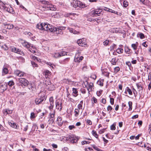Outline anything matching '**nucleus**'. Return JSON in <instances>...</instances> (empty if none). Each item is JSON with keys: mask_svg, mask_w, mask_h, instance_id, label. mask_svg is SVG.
<instances>
[{"mask_svg": "<svg viewBox=\"0 0 151 151\" xmlns=\"http://www.w3.org/2000/svg\"><path fill=\"white\" fill-rule=\"evenodd\" d=\"M52 28L51 32H56L57 34L62 35L63 34V30L65 29L66 27L59 26L55 27L53 26Z\"/></svg>", "mask_w": 151, "mask_h": 151, "instance_id": "20e7f679", "label": "nucleus"}, {"mask_svg": "<svg viewBox=\"0 0 151 151\" xmlns=\"http://www.w3.org/2000/svg\"><path fill=\"white\" fill-rule=\"evenodd\" d=\"M102 71V73L104 75L107 77L109 76V73L107 71L106 69H104Z\"/></svg>", "mask_w": 151, "mask_h": 151, "instance_id": "a878e982", "label": "nucleus"}, {"mask_svg": "<svg viewBox=\"0 0 151 151\" xmlns=\"http://www.w3.org/2000/svg\"><path fill=\"white\" fill-rule=\"evenodd\" d=\"M31 63H32V66L33 67H37V66H38L37 65L36 63L35 62H33V61H32Z\"/></svg>", "mask_w": 151, "mask_h": 151, "instance_id": "774afa93", "label": "nucleus"}, {"mask_svg": "<svg viewBox=\"0 0 151 151\" xmlns=\"http://www.w3.org/2000/svg\"><path fill=\"white\" fill-rule=\"evenodd\" d=\"M53 26L50 25V24L45 23H43V30L46 31H49L51 32V30H52V27Z\"/></svg>", "mask_w": 151, "mask_h": 151, "instance_id": "0eeeda50", "label": "nucleus"}, {"mask_svg": "<svg viewBox=\"0 0 151 151\" xmlns=\"http://www.w3.org/2000/svg\"><path fill=\"white\" fill-rule=\"evenodd\" d=\"M51 83L50 80L48 79H47L44 82L45 88H47L48 86H49Z\"/></svg>", "mask_w": 151, "mask_h": 151, "instance_id": "cd10ccee", "label": "nucleus"}, {"mask_svg": "<svg viewBox=\"0 0 151 151\" xmlns=\"http://www.w3.org/2000/svg\"><path fill=\"white\" fill-rule=\"evenodd\" d=\"M1 47L2 49H3L5 50L6 51L8 50L9 48L7 46L6 44L2 45L1 46Z\"/></svg>", "mask_w": 151, "mask_h": 151, "instance_id": "a19ab883", "label": "nucleus"}, {"mask_svg": "<svg viewBox=\"0 0 151 151\" xmlns=\"http://www.w3.org/2000/svg\"><path fill=\"white\" fill-rule=\"evenodd\" d=\"M92 133V134L96 138H98V135L97 134L96 132L95 131L93 130Z\"/></svg>", "mask_w": 151, "mask_h": 151, "instance_id": "79ce46f5", "label": "nucleus"}, {"mask_svg": "<svg viewBox=\"0 0 151 151\" xmlns=\"http://www.w3.org/2000/svg\"><path fill=\"white\" fill-rule=\"evenodd\" d=\"M3 24L4 25L5 28L9 29H12L14 27L13 25L11 24L4 23Z\"/></svg>", "mask_w": 151, "mask_h": 151, "instance_id": "a211bd4d", "label": "nucleus"}, {"mask_svg": "<svg viewBox=\"0 0 151 151\" xmlns=\"http://www.w3.org/2000/svg\"><path fill=\"white\" fill-rule=\"evenodd\" d=\"M139 36L141 39L144 38L145 37L144 35L142 33H140L139 34Z\"/></svg>", "mask_w": 151, "mask_h": 151, "instance_id": "bf43d9fd", "label": "nucleus"}, {"mask_svg": "<svg viewBox=\"0 0 151 151\" xmlns=\"http://www.w3.org/2000/svg\"><path fill=\"white\" fill-rule=\"evenodd\" d=\"M11 51L12 52H14L22 55L24 53L20 50L15 48L14 47H12Z\"/></svg>", "mask_w": 151, "mask_h": 151, "instance_id": "4468645a", "label": "nucleus"}, {"mask_svg": "<svg viewBox=\"0 0 151 151\" xmlns=\"http://www.w3.org/2000/svg\"><path fill=\"white\" fill-rule=\"evenodd\" d=\"M136 86H137L139 91H142V87L140 83H136Z\"/></svg>", "mask_w": 151, "mask_h": 151, "instance_id": "7c9ffc66", "label": "nucleus"}, {"mask_svg": "<svg viewBox=\"0 0 151 151\" xmlns=\"http://www.w3.org/2000/svg\"><path fill=\"white\" fill-rule=\"evenodd\" d=\"M103 12L101 9H98L92 11L90 14L91 16L94 17L100 16L103 14Z\"/></svg>", "mask_w": 151, "mask_h": 151, "instance_id": "39448f33", "label": "nucleus"}, {"mask_svg": "<svg viewBox=\"0 0 151 151\" xmlns=\"http://www.w3.org/2000/svg\"><path fill=\"white\" fill-rule=\"evenodd\" d=\"M4 9L9 13H12L13 12L12 8L7 4H6Z\"/></svg>", "mask_w": 151, "mask_h": 151, "instance_id": "2eb2a0df", "label": "nucleus"}, {"mask_svg": "<svg viewBox=\"0 0 151 151\" xmlns=\"http://www.w3.org/2000/svg\"><path fill=\"white\" fill-rule=\"evenodd\" d=\"M32 53H34L36 52V49L35 48V47L31 45V47H30L28 49Z\"/></svg>", "mask_w": 151, "mask_h": 151, "instance_id": "b1692460", "label": "nucleus"}, {"mask_svg": "<svg viewBox=\"0 0 151 151\" xmlns=\"http://www.w3.org/2000/svg\"><path fill=\"white\" fill-rule=\"evenodd\" d=\"M89 83L86 81L85 82H83V87H86L87 88V87L88 86Z\"/></svg>", "mask_w": 151, "mask_h": 151, "instance_id": "a18cd8bd", "label": "nucleus"}, {"mask_svg": "<svg viewBox=\"0 0 151 151\" xmlns=\"http://www.w3.org/2000/svg\"><path fill=\"white\" fill-rule=\"evenodd\" d=\"M93 84L92 83H89L88 86L87 88L88 92H90L92 91V88H93Z\"/></svg>", "mask_w": 151, "mask_h": 151, "instance_id": "393cba45", "label": "nucleus"}, {"mask_svg": "<svg viewBox=\"0 0 151 151\" xmlns=\"http://www.w3.org/2000/svg\"><path fill=\"white\" fill-rule=\"evenodd\" d=\"M123 6L124 7H127L128 6V2L126 1H123Z\"/></svg>", "mask_w": 151, "mask_h": 151, "instance_id": "6e6d98bb", "label": "nucleus"}, {"mask_svg": "<svg viewBox=\"0 0 151 151\" xmlns=\"http://www.w3.org/2000/svg\"><path fill=\"white\" fill-rule=\"evenodd\" d=\"M58 122V124L60 126H61L63 123V122L62 120V118L60 116L58 117L57 119Z\"/></svg>", "mask_w": 151, "mask_h": 151, "instance_id": "5701e85b", "label": "nucleus"}, {"mask_svg": "<svg viewBox=\"0 0 151 151\" xmlns=\"http://www.w3.org/2000/svg\"><path fill=\"white\" fill-rule=\"evenodd\" d=\"M22 45L26 48L28 49L29 48L31 47L32 45L29 44L28 42H27L26 41H23L22 42Z\"/></svg>", "mask_w": 151, "mask_h": 151, "instance_id": "f3484780", "label": "nucleus"}, {"mask_svg": "<svg viewBox=\"0 0 151 151\" xmlns=\"http://www.w3.org/2000/svg\"><path fill=\"white\" fill-rule=\"evenodd\" d=\"M66 52H55L52 54V57L55 58H58L61 56H62L65 55H66Z\"/></svg>", "mask_w": 151, "mask_h": 151, "instance_id": "1a4fd4ad", "label": "nucleus"}, {"mask_svg": "<svg viewBox=\"0 0 151 151\" xmlns=\"http://www.w3.org/2000/svg\"><path fill=\"white\" fill-rule=\"evenodd\" d=\"M71 6L75 8L79 7L81 8H84L87 7L85 4L78 0H72L71 2Z\"/></svg>", "mask_w": 151, "mask_h": 151, "instance_id": "7ed1b4c3", "label": "nucleus"}, {"mask_svg": "<svg viewBox=\"0 0 151 151\" xmlns=\"http://www.w3.org/2000/svg\"><path fill=\"white\" fill-rule=\"evenodd\" d=\"M92 101H93V102L95 103H97V99L95 97H93L92 99Z\"/></svg>", "mask_w": 151, "mask_h": 151, "instance_id": "13d9d810", "label": "nucleus"}, {"mask_svg": "<svg viewBox=\"0 0 151 151\" xmlns=\"http://www.w3.org/2000/svg\"><path fill=\"white\" fill-rule=\"evenodd\" d=\"M14 84V83L13 81H10L8 83V85L9 86H12Z\"/></svg>", "mask_w": 151, "mask_h": 151, "instance_id": "37998d69", "label": "nucleus"}, {"mask_svg": "<svg viewBox=\"0 0 151 151\" xmlns=\"http://www.w3.org/2000/svg\"><path fill=\"white\" fill-rule=\"evenodd\" d=\"M47 97L44 92H40L39 94L38 97L35 99V102L36 104L38 105L46 100Z\"/></svg>", "mask_w": 151, "mask_h": 151, "instance_id": "f03ea898", "label": "nucleus"}, {"mask_svg": "<svg viewBox=\"0 0 151 151\" xmlns=\"http://www.w3.org/2000/svg\"><path fill=\"white\" fill-rule=\"evenodd\" d=\"M39 2L41 4L43 5L42 7L43 8L46 9V10L55 11L56 10V6L50 2L45 0H40Z\"/></svg>", "mask_w": 151, "mask_h": 151, "instance_id": "f257e3e1", "label": "nucleus"}, {"mask_svg": "<svg viewBox=\"0 0 151 151\" xmlns=\"http://www.w3.org/2000/svg\"><path fill=\"white\" fill-rule=\"evenodd\" d=\"M103 79H101L98 80L97 81L98 84L101 86H103Z\"/></svg>", "mask_w": 151, "mask_h": 151, "instance_id": "72a5a7b5", "label": "nucleus"}, {"mask_svg": "<svg viewBox=\"0 0 151 151\" xmlns=\"http://www.w3.org/2000/svg\"><path fill=\"white\" fill-rule=\"evenodd\" d=\"M83 101H81L80 103L78 104L77 108H76V109H77L78 110H80L81 109H82V105L83 104Z\"/></svg>", "mask_w": 151, "mask_h": 151, "instance_id": "c756f323", "label": "nucleus"}, {"mask_svg": "<svg viewBox=\"0 0 151 151\" xmlns=\"http://www.w3.org/2000/svg\"><path fill=\"white\" fill-rule=\"evenodd\" d=\"M114 98H110V103L111 104L113 105L114 104Z\"/></svg>", "mask_w": 151, "mask_h": 151, "instance_id": "0e129e2a", "label": "nucleus"}, {"mask_svg": "<svg viewBox=\"0 0 151 151\" xmlns=\"http://www.w3.org/2000/svg\"><path fill=\"white\" fill-rule=\"evenodd\" d=\"M136 43L137 44L138 42H136V43L132 44L131 45L132 47L133 48V49L134 50H136L137 48V45Z\"/></svg>", "mask_w": 151, "mask_h": 151, "instance_id": "e433bc0d", "label": "nucleus"}, {"mask_svg": "<svg viewBox=\"0 0 151 151\" xmlns=\"http://www.w3.org/2000/svg\"><path fill=\"white\" fill-rule=\"evenodd\" d=\"M55 111H50V118L49 121H50L52 123H53L55 120Z\"/></svg>", "mask_w": 151, "mask_h": 151, "instance_id": "f8f14e48", "label": "nucleus"}, {"mask_svg": "<svg viewBox=\"0 0 151 151\" xmlns=\"http://www.w3.org/2000/svg\"><path fill=\"white\" fill-rule=\"evenodd\" d=\"M114 72L115 73H117L120 70V68L119 67H116L114 68Z\"/></svg>", "mask_w": 151, "mask_h": 151, "instance_id": "de8ad7c7", "label": "nucleus"}, {"mask_svg": "<svg viewBox=\"0 0 151 151\" xmlns=\"http://www.w3.org/2000/svg\"><path fill=\"white\" fill-rule=\"evenodd\" d=\"M21 72V71L19 70H17L14 71V73L16 75L19 76Z\"/></svg>", "mask_w": 151, "mask_h": 151, "instance_id": "8fccbe9b", "label": "nucleus"}, {"mask_svg": "<svg viewBox=\"0 0 151 151\" xmlns=\"http://www.w3.org/2000/svg\"><path fill=\"white\" fill-rule=\"evenodd\" d=\"M102 91H103L102 90H100L98 91H97L96 92V94L98 96H100L101 95Z\"/></svg>", "mask_w": 151, "mask_h": 151, "instance_id": "5fc2aeb1", "label": "nucleus"}, {"mask_svg": "<svg viewBox=\"0 0 151 151\" xmlns=\"http://www.w3.org/2000/svg\"><path fill=\"white\" fill-rule=\"evenodd\" d=\"M6 4H4L2 1L0 0V8L1 9L2 7L4 8Z\"/></svg>", "mask_w": 151, "mask_h": 151, "instance_id": "49530a36", "label": "nucleus"}, {"mask_svg": "<svg viewBox=\"0 0 151 151\" xmlns=\"http://www.w3.org/2000/svg\"><path fill=\"white\" fill-rule=\"evenodd\" d=\"M54 107V104L50 103V106H49V109L50 111H55L53 109V108Z\"/></svg>", "mask_w": 151, "mask_h": 151, "instance_id": "4c0bfd02", "label": "nucleus"}, {"mask_svg": "<svg viewBox=\"0 0 151 151\" xmlns=\"http://www.w3.org/2000/svg\"><path fill=\"white\" fill-rule=\"evenodd\" d=\"M72 94L74 96L76 97L78 96V91L76 88H73L72 89Z\"/></svg>", "mask_w": 151, "mask_h": 151, "instance_id": "aec40b11", "label": "nucleus"}, {"mask_svg": "<svg viewBox=\"0 0 151 151\" xmlns=\"http://www.w3.org/2000/svg\"><path fill=\"white\" fill-rule=\"evenodd\" d=\"M89 142H88L86 141H83L81 142V144L82 145H84L85 144H88L90 143Z\"/></svg>", "mask_w": 151, "mask_h": 151, "instance_id": "e2e57ef3", "label": "nucleus"}, {"mask_svg": "<svg viewBox=\"0 0 151 151\" xmlns=\"http://www.w3.org/2000/svg\"><path fill=\"white\" fill-rule=\"evenodd\" d=\"M117 61L116 58H113L111 60V63L113 65H116Z\"/></svg>", "mask_w": 151, "mask_h": 151, "instance_id": "f704fd0d", "label": "nucleus"}, {"mask_svg": "<svg viewBox=\"0 0 151 151\" xmlns=\"http://www.w3.org/2000/svg\"><path fill=\"white\" fill-rule=\"evenodd\" d=\"M45 75L46 76V77H48L49 76L51 75V73L48 70H46L45 71Z\"/></svg>", "mask_w": 151, "mask_h": 151, "instance_id": "c9c22d12", "label": "nucleus"}, {"mask_svg": "<svg viewBox=\"0 0 151 151\" xmlns=\"http://www.w3.org/2000/svg\"><path fill=\"white\" fill-rule=\"evenodd\" d=\"M68 29L69 30L70 32L71 33H72L74 34H79V32L73 29L72 28H70L69 27H68Z\"/></svg>", "mask_w": 151, "mask_h": 151, "instance_id": "4be33fe9", "label": "nucleus"}, {"mask_svg": "<svg viewBox=\"0 0 151 151\" xmlns=\"http://www.w3.org/2000/svg\"><path fill=\"white\" fill-rule=\"evenodd\" d=\"M126 90L128 93L130 95H132V91L128 87H127Z\"/></svg>", "mask_w": 151, "mask_h": 151, "instance_id": "c03bdc74", "label": "nucleus"}, {"mask_svg": "<svg viewBox=\"0 0 151 151\" xmlns=\"http://www.w3.org/2000/svg\"><path fill=\"white\" fill-rule=\"evenodd\" d=\"M77 43L81 46H85L86 45V39L84 38L78 40L77 41Z\"/></svg>", "mask_w": 151, "mask_h": 151, "instance_id": "9d476101", "label": "nucleus"}, {"mask_svg": "<svg viewBox=\"0 0 151 151\" xmlns=\"http://www.w3.org/2000/svg\"><path fill=\"white\" fill-rule=\"evenodd\" d=\"M124 50L127 53L129 54H131L132 53V50L128 47H125Z\"/></svg>", "mask_w": 151, "mask_h": 151, "instance_id": "bb28decb", "label": "nucleus"}, {"mask_svg": "<svg viewBox=\"0 0 151 151\" xmlns=\"http://www.w3.org/2000/svg\"><path fill=\"white\" fill-rule=\"evenodd\" d=\"M36 27L40 29L43 30V23L37 24Z\"/></svg>", "mask_w": 151, "mask_h": 151, "instance_id": "c85d7f7f", "label": "nucleus"}, {"mask_svg": "<svg viewBox=\"0 0 151 151\" xmlns=\"http://www.w3.org/2000/svg\"><path fill=\"white\" fill-rule=\"evenodd\" d=\"M30 117L31 119H32L35 117V114L34 112H32L31 113Z\"/></svg>", "mask_w": 151, "mask_h": 151, "instance_id": "864d4df0", "label": "nucleus"}, {"mask_svg": "<svg viewBox=\"0 0 151 151\" xmlns=\"http://www.w3.org/2000/svg\"><path fill=\"white\" fill-rule=\"evenodd\" d=\"M110 129L111 130H114L115 129V124H113L112 125L110 126Z\"/></svg>", "mask_w": 151, "mask_h": 151, "instance_id": "3c124183", "label": "nucleus"}, {"mask_svg": "<svg viewBox=\"0 0 151 151\" xmlns=\"http://www.w3.org/2000/svg\"><path fill=\"white\" fill-rule=\"evenodd\" d=\"M129 106V111H130L132 109V102L131 101H129L128 103Z\"/></svg>", "mask_w": 151, "mask_h": 151, "instance_id": "ea45409f", "label": "nucleus"}, {"mask_svg": "<svg viewBox=\"0 0 151 151\" xmlns=\"http://www.w3.org/2000/svg\"><path fill=\"white\" fill-rule=\"evenodd\" d=\"M107 111H109V113H110V111L113 109V108L110 105H109L107 107Z\"/></svg>", "mask_w": 151, "mask_h": 151, "instance_id": "09e8293b", "label": "nucleus"}, {"mask_svg": "<svg viewBox=\"0 0 151 151\" xmlns=\"http://www.w3.org/2000/svg\"><path fill=\"white\" fill-rule=\"evenodd\" d=\"M8 69L6 67H4L3 71L2 73L4 75H5L8 73Z\"/></svg>", "mask_w": 151, "mask_h": 151, "instance_id": "473e14b6", "label": "nucleus"}, {"mask_svg": "<svg viewBox=\"0 0 151 151\" xmlns=\"http://www.w3.org/2000/svg\"><path fill=\"white\" fill-rule=\"evenodd\" d=\"M25 76V73H24L23 72L21 71V72L20 73L19 77H22L24 76Z\"/></svg>", "mask_w": 151, "mask_h": 151, "instance_id": "338daca9", "label": "nucleus"}, {"mask_svg": "<svg viewBox=\"0 0 151 151\" xmlns=\"http://www.w3.org/2000/svg\"><path fill=\"white\" fill-rule=\"evenodd\" d=\"M83 59V56H80L78 54H76L74 59V61L75 62L79 63L81 62Z\"/></svg>", "mask_w": 151, "mask_h": 151, "instance_id": "ddd939ff", "label": "nucleus"}, {"mask_svg": "<svg viewBox=\"0 0 151 151\" xmlns=\"http://www.w3.org/2000/svg\"><path fill=\"white\" fill-rule=\"evenodd\" d=\"M55 87L54 85L52 84L51 83H50L49 86H48L46 88L47 89H48L50 91H52L54 90L55 89Z\"/></svg>", "mask_w": 151, "mask_h": 151, "instance_id": "6ab92c4d", "label": "nucleus"}, {"mask_svg": "<svg viewBox=\"0 0 151 151\" xmlns=\"http://www.w3.org/2000/svg\"><path fill=\"white\" fill-rule=\"evenodd\" d=\"M116 45L114 44H113L110 47L111 50H114V48H116Z\"/></svg>", "mask_w": 151, "mask_h": 151, "instance_id": "69168bd1", "label": "nucleus"}, {"mask_svg": "<svg viewBox=\"0 0 151 151\" xmlns=\"http://www.w3.org/2000/svg\"><path fill=\"white\" fill-rule=\"evenodd\" d=\"M109 42L110 41L109 40H106L103 42V43L104 45L107 46Z\"/></svg>", "mask_w": 151, "mask_h": 151, "instance_id": "603ef678", "label": "nucleus"}, {"mask_svg": "<svg viewBox=\"0 0 151 151\" xmlns=\"http://www.w3.org/2000/svg\"><path fill=\"white\" fill-rule=\"evenodd\" d=\"M64 137L65 138V137ZM66 138L67 141H70L71 143H76L78 140V137L73 135H69L66 137Z\"/></svg>", "mask_w": 151, "mask_h": 151, "instance_id": "423d86ee", "label": "nucleus"}, {"mask_svg": "<svg viewBox=\"0 0 151 151\" xmlns=\"http://www.w3.org/2000/svg\"><path fill=\"white\" fill-rule=\"evenodd\" d=\"M28 88L30 90H31L32 91H33L35 88L34 87L32 86L31 84L29 85L28 86Z\"/></svg>", "mask_w": 151, "mask_h": 151, "instance_id": "4d7b16f0", "label": "nucleus"}, {"mask_svg": "<svg viewBox=\"0 0 151 151\" xmlns=\"http://www.w3.org/2000/svg\"><path fill=\"white\" fill-rule=\"evenodd\" d=\"M9 125L12 127L14 129H18L19 126L15 123L13 121L9 122Z\"/></svg>", "mask_w": 151, "mask_h": 151, "instance_id": "dca6fc26", "label": "nucleus"}, {"mask_svg": "<svg viewBox=\"0 0 151 151\" xmlns=\"http://www.w3.org/2000/svg\"><path fill=\"white\" fill-rule=\"evenodd\" d=\"M18 81L20 83V85L23 86H26L28 85L29 82L26 79L24 78H19L18 79Z\"/></svg>", "mask_w": 151, "mask_h": 151, "instance_id": "9b49d317", "label": "nucleus"}, {"mask_svg": "<svg viewBox=\"0 0 151 151\" xmlns=\"http://www.w3.org/2000/svg\"><path fill=\"white\" fill-rule=\"evenodd\" d=\"M92 147L94 149L97 151H99L100 149L99 148H98L96 146L94 145H93Z\"/></svg>", "mask_w": 151, "mask_h": 151, "instance_id": "052dcab7", "label": "nucleus"}, {"mask_svg": "<svg viewBox=\"0 0 151 151\" xmlns=\"http://www.w3.org/2000/svg\"><path fill=\"white\" fill-rule=\"evenodd\" d=\"M116 51L119 54H121L123 52V50L121 48H118L116 50Z\"/></svg>", "mask_w": 151, "mask_h": 151, "instance_id": "58836bf2", "label": "nucleus"}, {"mask_svg": "<svg viewBox=\"0 0 151 151\" xmlns=\"http://www.w3.org/2000/svg\"><path fill=\"white\" fill-rule=\"evenodd\" d=\"M79 112L80 110L77 109H75L74 112V116L76 117H77L79 115Z\"/></svg>", "mask_w": 151, "mask_h": 151, "instance_id": "2f4dec72", "label": "nucleus"}, {"mask_svg": "<svg viewBox=\"0 0 151 151\" xmlns=\"http://www.w3.org/2000/svg\"><path fill=\"white\" fill-rule=\"evenodd\" d=\"M56 108L60 111L62 109V101L60 99L57 100L55 102Z\"/></svg>", "mask_w": 151, "mask_h": 151, "instance_id": "6e6552de", "label": "nucleus"}, {"mask_svg": "<svg viewBox=\"0 0 151 151\" xmlns=\"http://www.w3.org/2000/svg\"><path fill=\"white\" fill-rule=\"evenodd\" d=\"M90 77L95 80L96 78V76L95 74H91Z\"/></svg>", "mask_w": 151, "mask_h": 151, "instance_id": "680f3d73", "label": "nucleus"}, {"mask_svg": "<svg viewBox=\"0 0 151 151\" xmlns=\"http://www.w3.org/2000/svg\"><path fill=\"white\" fill-rule=\"evenodd\" d=\"M64 82L68 85H72L73 84L74 82L71 81L68 79H65L64 80Z\"/></svg>", "mask_w": 151, "mask_h": 151, "instance_id": "412c9836", "label": "nucleus"}]
</instances>
